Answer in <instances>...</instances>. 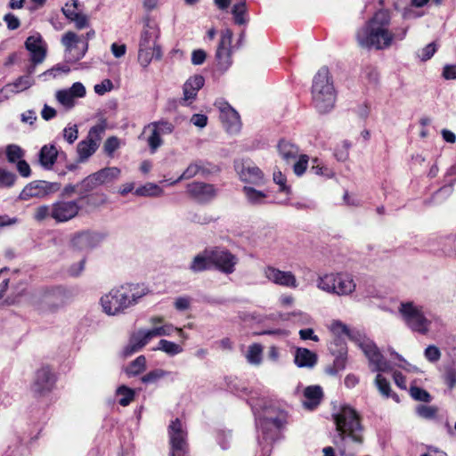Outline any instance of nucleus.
Instances as JSON below:
<instances>
[{"instance_id":"nucleus-1","label":"nucleus","mask_w":456,"mask_h":456,"mask_svg":"<svg viewBox=\"0 0 456 456\" xmlns=\"http://www.w3.org/2000/svg\"><path fill=\"white\" fill-rule=\"evenodd\" d=\"M391 16L386 10L376 12L356 32L358 45L368 50L382 51L390 48L407 35L408 27L390 28Z\"/></svg>"},{"instance_id":"nucleus-2","label":"nucleus","mask_w":456,"mask_h":456,"mask_svg":"<svg viewBox=\"0 0 456 456\" xmlns=\"http://www.w3.org/2000/svg\"><path fill=\"white\" fill-rule=\"evenodd\" d=\"M337 434L333 444L338 448L341 456H347L346 451L352 445L360 446L363 443V428L357 411L348 406H342L333 414Z\"/></svg>"},{"instance_id":"nucleus-3","label":"nucleus","mask_w":456,"mask_h":456,"mask_svg":"<svg viewBox=\"0 0 456 456\" xmlns=\"http://www.w3.org/2000/svg\"><path fill=\"white\" fill-rule=\"evenodd\" d=\"M148 293L143 284L126 283L114 287L100 298L103 313L110 316L124 314Z\"/></svg>"},{"instance_id":"nucleus-4","label":"nucleus","mask_w":456,"mask_h":456,"mask_svg":"<svg viewBox=\"0 0 456 456\" xmlns=\"http://www.w3.org/2000/svg\"><path fill=\"white\" fill-rule=\"evenodd\" d=\"M337 102V91L333 78L327 67H322L314 77L312 103L320 114L330 112Z\"/></svg>"},{"instance_id":"nucleus-5","label":"nucleus","mask_w":456,"mask_h":456,"mask_svg":"<svg viewBox=\"0 0 456 456\" xmlns=\"http://www.w3.org/2000/svg\"><path fill=\"white\" fill-rule=\"evenodd\" d=\"M159 36V25L150 17L144 18L138 45V62L142 67H148L153 58H162L161 46L157 43Z\"/></svg>"},{"instance_id":"nucleus-6","label":"nucleus","mask_w":456,"mask_h":456,"mask_svg":"<svg viewBox=\"0 0 456 456\" xmlns=\"http://www.w3.org/2000/svg\"><path fill=\"white\" fill-rule=\"evenodd\" d=\"M287 412L273 405L265 406L256 418V426L266 445L277 439L280 430L287 423Z\"/></svg>"},{"instance_id":"nucleus-7","label":"nucleus","mask_w":456,"mask_h":456,"mask_svg":"<svg viewBox=\"0 0 456 456\" xmlns=\"http://www.w3.org/2000/svg\"><path fill=\"white\" fill-rule=\"evenodd\" d=\"M319 289L339 297L350 296L356 289L352 274L348 273H330L320 275L316 280Z\"/></svg>"},{"instance_id":"nucleus-8","label":"nucleus","mask_w":456,"mask_h":456,"mask_svg":"<svg viewBox=\"0 0 456 456\" xmlns=\"http://www.w3.org/2000/svg\"><path fill=\"white\" fill-rule=\"evenodd\" d=\"M399 313L411 330L420 334L428 333L431 322L425 315L422 306L413 302H403L399 306Z\"/></svg>"},{"instance_id":"nucleus-9","label":"nucleus","mask_w":456,"mask_h":456,"mask_svg":"<svg viewBox=\"0 0 456 456\" xmlns=\"http://www.w3.org/2000/svg\"><path fill=\"white\" fill-rule=\"evenodd\" d=\"M65 290L53 287L39 290L32 296V304L39 311H55L64 305Z\"/></svg>"},{"instance_id":"nucleus-10","label":"nucleus","mask_w":456,"mask_h":456,"mask_svg":"<svg viewBox=\"0 0 456 456\" xmlns=\"http://www.w3.org/2000/svg\"><path fill=\"white\" fill-rule=\"evenodd\" d=\"M107 125L104 120L92 126L86 139L78 142L77 151L79 161L84 162L91 157L99 148L105 133Z\"/></svg>"},{"instance_id":"nucleus-11","label":"nucleus","mask_w":456,"mask_h":456,"mask_svg":"<svg viewBox=\"0 0 456 456\" xmlns=\"http://www.w3.org/2000/svg\"><path fill=\"white\" fill-rule=\"evenodd\" d=\"M168 436L171 445V456H187V431L179 419L173 420L168 426Z\"/></svg>"},{"instance_id":"nucleus-12","label":"nucleus","mask_w":456,"mask_h":456,"mask_svg":"<svg viewBox=\"0 0 456 456\" xmlns=\"http://www.w3.org/2000/svg\"><path fill=\"white\" fill-rule=\"evenodd\" d=\"M359 346L368 358L371 371L385 372L390 370L389 362L384 358L372 340L363 338L359 340Z\"/></svg>"},{"instance_id":"nucleus-13","label":"nucleus","mask_w":456,"mask_h":456,"mask_svg":"<svg viewBox=\"0 0 456 456\" xmlns=\"http://www.w3.org/2000/svg\"><path fill=\"white\" fill-rule=\"evenodd\" d=\"M209 257L212 265L225 274L232 273L239 261L235 255L221 248H210Z\"/></svg>"},{"instance_id":"nucleus-14","label":"nucleus","mask_w":456,"mask_h":456,"mask_svg":"<svg viewBox=\"0 0 456 456\" xmlns=\"http://www.w3.org/2000/svg\"><path fill=\"white\" fill-rule=\"evenodd\" d=\"M232 37L233 33L230 28H224L221 31L216 59L218 68L222 70H226L232 64Z\"/></svg>"},{"instance_id":"nucleus-15","label":"nucleus","mask_w":456,"mask_h":456,"mask_svg":"<svg viewBox=\"0 0 456 456\" xmlns=\"http://www.w3.org/2000/svg\"><path fill=\"white\" fill-rule=\"evenodd\" d=\"M235 169L240 180L246 183L260 186L265 184V179L262 170L249 160L236 163Z\"/></svg>"},{"instance_id":"nucleus-16","label":"nucleus","mask_w":456,"mask_h":456,"mask_svg":"<svg viewBox=\"0 0 456 456\" xmlns=\"http://www.w3.org/2000/svg\"><path fill=\"white\" fill-rule=\"evenodd\" d=\"M80 206L77 200H57L53 203L52 219L56 223H65L76 217Z\"/></svg>"},{"instance_id":"nucleus-17","label":"nucleus","mask_w":456,"mask_h":456,"mask_svg":"<svg viewBox=\"0 0 456 456\" xmlns=\"http://www.w3.org/2000/svg\"><path fill=\"white\" fill-rule=\"evenodd\" d=\"M263 273L270 282L275 285L289 289L298 287L297 277L290 271H281L273 265H267L263 269Z\"/></svg>"},{"instance_id":"nucleus-18","label":"nucleus","mask_w":456,"mask_h":456,"mask_svg":"<svg viewBox=\"0 0 456 456\" xmlns=\"http://www.w3.org/2000/svg\"><path fill=\"white\" fill-rule=\"evenodd\" d=\"M215 105L220 110V119L226 132L237 134L241 128V122L239 113L227 102L216 101Z\"/></svg>"},{"instance_id":"nucleus-19","label":"nucleus","mask_w":456,"mask_h":456,"mask_svg":"<svg viewBox=\"0 0 456 456\" xmlns=\"http://www.w3.org/2000/svg\"><path fill=\"white\" fill-rule=\"evenodd\" d=\"M55 376L49 366H42L36 372L32 391L37 395H45L53 388Z\"/></svg>"},{"instance_id":"nucleus-20","label":"nucleus","mask_w":456,"mask_h":456,"mask_svg":"<svg viewBox=\"0 0 456 456\" xmlns=\"http://www.w3.org/2000/svg\"><path fill=\"white\" fill-rule=\"evenodd\" d=\"M104 240V235L98 232L83 231L74 234L71 246L79 251H88L97 247Z\"/></svg>"},{"instance_id":"nucleus-21","label":"nucleus","mask_w":456,"mask_h":456,"mask_svg":"<svg viewBox=\"0 0 456 456\" xmlns=\"http://www.w3.org/2000/svg\"><path fill=\"white\" fill-rule=\"evenodd\" d=\"M86 94V87L80 82L74 83L69 89L58 90L55 94L57 102L68 110L76 104L77 98H83Z\"/></svg>"},{"instance_id":"nucleus-22","label":"nucleus","mask_w":456,"mask_h":456,"mask_svg":"<svg viewBox=\"0 0 456 456\" xmlns=\"http://www.w3.org/2000/svg\"><path fill=\"white\" fill-rule=\"evenodd\" d=\"M54 191V183L46 181H33L24 187L19 198L21 200H28L32 198H44Z\"/></svg>"},{"instance_id":"nucleus-23","label":"nucleus","mask_w":456,"mask_h":456,"mask_svg":"<svg viewBox=\"0 0 456 456\" xmlns=\"http://www.w3.org/2000/svg\"><path fill=\"white\" fill-rule=\"evenodd\" d=\"M25 47L29 52L30 61L42 63L45 61L47 46L39 33L36 32L29 36L25 41Z\"/></svg>"},{"instance_id":"nucleus-24","label":"nucleus","mask_w":456,"mask_h":456,"mask_svg":"<svg viewBox=\"0 0 456 456\" xmlns=\"http://www.w3.org/2000/svg\"><path fill=\"white\" fill-rule=\"evenodd\" d=\"M205 79L201 75H195L189 77L183 86V97L181 100L183 105H190L198 94V92L204 86Z\"/></svg>"},{"instance_id":"nucleus-25","label":"nucleus","mask_w":456,"mask_h":456,"mask_svg":"<svg viewBox=\"0 0 456 456\" xmlns=\"http://www.w3.org/2000/svg\"><path fill=\"white\" fill-rule=\"evenodd\" d=\"M188 193L195 200L205 202L216 196V189L212 184L194 182L187 185Z\"/></svg>"},{"instance_id":"nucleus-26","label":"nucleus","mask_w":456,"mask_h":456,"mask_svg":"<svg viewBox=\"0 0 456 456\" xmlns=\"http://www.w3.org/2000/svg\"><path fill=\"white\" fill-rule=\"evenodd\" d=\"M82 38L75 32L68 31L61 37V44L64 45L66 52L69 54V61L75 62L73 57L81 50Z\"/></svg>"},{"instance_id":"nucleus-27","label":"nucleus","mask_w":456,"mask_h":456,"mask_svg":"<svg viewBox=\"0 0 456 456\" xmlns=\"http://www.w3.org/2000/svg\"><path fill=\"white\" fill-rule=\"evenodd\" d=\"M317 354L307 348L296 349L294 362L299 368H313L317 363Z\"/></svg>"},{"instance_id":"nucleus-28","label":"nucleus","mask_w":456,"mask_h":456,"mask_svg":"<svg viewBox=\"0 0 456 456\" xmlns=\"http://www.w3.org/2000/svg\"><path fill=\"white\" fill-rule=\"evenodd\" d=\"M322 396L323 393L320 386H309L304 390L303 404L305 408L313 410L320 404Z\"/></svg>"},{"instance_id":"nucleus-29","label":"nucleus","mask_w":456,"mask_h":456,"mask_svg":"<svg viewBox=\"0 0 456 456\" xmlns=\"http://www.w3.org/2000/svg\"><path fill=\"white\" fill-rule=\"evenodd\" d=\"M58 156V151L53 144L45 145L39 151V163L45 169H51Z\"/></svg>"},{"instance_id":"nucleus-30","label":"nucleus","mask_w":456,"mask_h":456,"mask_svg":"<svg viewBox=\"0 0 456 456\" xmlns=\"http://www.w3.org/2000/svg\"><path fill=\"white\" fill-rule=\"evenodd\" d=\"M231 12L234 24L238 26H246L248 23L249 16L248 13V6L244 0L233 4Z\"/></svg>"},{"instance_id":"nucleus-31","label":"nucleus","mask_w":456,"mask_h":456,"mask_svg":"<svg viewBox=\"0 0 456 456\" xmlns=\"http://www.w3.org/2000/svg\"><path fill=\"white\" fill-rule=\"evenodd\" d=\"M277 148L280 156L287 163L296 160L298 156V148L290 142L281 140Z\"/></svg>"},{"instance_id":"nucleus-32","label":"nucleus","mask_w":456,"mask_h":456,"mask_svg":"<svg viewBox=\"0 0 456 456\" xmlns=\"http://www.w3.org/2000/svg\"><path fill=\"white\" fill-rule=\"evenodd\" d=\"M209 255L210 248L205 249L202 254L195 256L190 265V270L193 273H200L210 269L212 264L210 262Z\"/></svg>"},{"instance_id":"nucleus-33","label":"nucleus","mask_w":456,"mask_h":456,"mask_svg":"<svg viewBox=\"0 0 456 456\" xmlns=\"http://www.w3.org/2000/svg\"><path fill=\"white\" fill-rule=\"evenodd\" d=\"M121 170L117 167H104L94 173L100 185L110 183L118 179Z\"/></svg>"},{"instance_id":"nucleus-34","label":"nucleus","mask_w":456,"mask_h":456,"mask_svg":"<svg viewBox=\"0 0 456 456\" xmlns=\"http://www.w3.org/2000/svg\"><path fill=\"white\" fill-rule=\"evenodd\" d=\"M146 343L144 341L142 330L134 332L129 339L128 345L124 348L123 354L126 357L132 355L141 350Z\"/></svg>"},{"instance_id":"nucleus-35","label":"nucleus","mask_w":456,"mask_h":456,"mask_svg":"<svg viewBox=\"0 0 456 456\" xmlns=\"http://www.w3.org/2000/svg\"><path fill=\"white\" fill-rule=\"evenodd\" d=\"M242 191L248 204L253 206L263 205L266 202L267 194L251 186H244Z\"/></svg>"},{"instance_id":"nucleus-36","label":"nucleus","mask_w":456,"mask_h":456,"mask_svg":"<svg viewBox=\"0 0 456 456\" xmlns=\"http://www.w3.org/2000/svg\"><path fill=\"white\" fill-rule=\"evenodd\" d=\"M34 84V79L28 76H21L17 78L12 84L6 85L2 91L17 94L29 88Z\"/></svg>"},{"instance_id":"nucleus-37","label":"nucleus","mask_w":456,"mask_h":456,"mask_svg":"<svg viewBox=\"0 0 456 456\" xmlns=\"http://www.w3.org/2000/svg\"><path fill=\"white\" fill-rule=\"evenodd\" d=\"M346 349L341 346L338 354L335 357L332 365L328 366L325 370L326 373L331 376L337 375L338 372L345 370L346 365Z\"/></svg>"},{"instance_id":"nucleus-38","label":"nucleus","mask_w":456,"mask_h":456,"mask_svg":"<svg viewBox=\"0 0 456 456\" xmlns=\"http://www.w3.org/2000/svg\"><path fill=\"white\" fill-rule=\"evenodd\" d=\"M440 250L445 256H453L456 253V234L451 233L438 239Z\"/></svg>"},{"instance_id":"nucleus-39","label":"nucleus","mask_w":456,"mask_h":456,"mask_svg":"<svg viewBox=\"0 0 456 456\" xmlns=\"http://www.w3.org/2000/svg\"><path fill=\"white\" fill-rule=\"evenodd\" d=\"M204 167L200 161L191 163L176 180L170 182V184H175L182 180L191 179L200 173H204Z\"/></svg>"},{"instance_id":"nucleus-40","label":"nucleus","mask_w":456,"mask_h":456,"mask_svg":"<svg viewBox=\"0 0 456 456\" xmlns=\"http://www.w3.org/2000/svg\"><path fill=\"white\" fill-rule=\"evenodd\" d=\"M263 346L255 343L248 346L245 357L248 363L252 365H259L262 362Z\"/></svg>"},{"instance_id":"nucleus-41","label":"nucleus","mask_w":456,"mask_h":456,"mask_svg":"<svg viewBox=\"0 0 456 456\" xmlns=\"http://www.w3.org/2000/svg\"><path fill=\"white\" fill-rule=\"evenodd\" d=\"M163 193V190L153 183H147L142 186L138 187L134 194L142 197H157Z\"/></svg>"},{"instance_id":"nucleus-42","label":"nucleus","mask_w":456,"mask_h":456,"mask_svg":"<svg viewBox=\"0 0 456 456\" xmlns=\"http://www.w3.org/2000/svg\"><path fill=\"white\" fill-rule=\"evenodd\" d=\"M116 395L118 397V403L121 406H127L134 399V390L128 387L122 385L116 390Z\"/></svg>"},{"instance_id":"nucleus-43","label":"nucleus","mask_w":456,"mask_h":456,"mask_svg":"<svg viewBox=\"0 0 456 456\" xmlns=\"http://www.w3.org/2000/svg\"><path fill=\"white\" fill-rule=\"evenodd\" d=\"M147 132L151 134L147 138V142L151 151L154 153L163 144V140L161 134L155 128H147L145 126L142 134Z\"/></svg>"},{"instance_id":"nucleus-44","label":"nucleus","mask_w":456,"mask_h":456,"mask_svg":"<svg viewBox=\"0 0 456 456\" xmlns=\"http://www.w3.org/2000/svg\"><path fill=\"white\" fill-rule=\"evenodd\" d=\"M170 375H172L170 371L162 369H155L143 375L141 380L144 384H157L159 380Z\"/></svg>"},{"instance_id":"nucleus-45","label":"nucleus","mask_w":456,"mask_h":456,"mask_svg":"<svg viewBox=\"0 0 456 456\" xmlns=\"http://www.w3.org/2000/svg\"><path fill=\"white\" fill-rule=\"evenodd\" d=\"M156 337L170 336L174 331H176L178 336L183 339H187L188 336L180 328H175L172 324H164L159 327L152 328Z\"/></svg>"},{"instance_id":"nucleus-46","label":"nucleus","mask_w":456,"mask_h":456,"mask_svg":"<svg viewBox=\"0 0 456 456\" xmlns=\"http://www.w3.org/2000/svg\"><path fill=\"white\" fill-rule=\"evenodd\" d=\"M146 368V358L143 355L138 356L126 369L128 376H136Z\"/></svg>"},{"instance_id":"nucleus-47","label":"nucleus","mask_w":456,"mask_h":456,"mask_svg":"<svg viewBox=\"0 0 456 456\" xmlns=\"http://www.w3.org/2000/svg\"><path fill=\"white\" fill-rule=\"evenodd\" d=\"M99 186L101 185L97 181L94 173L86 176L79 184L77 185V187L80 188V196L94 191Z\"/></svg>"},{"instance_id":"nucleus-48","label":"nucleus","mask_w":456,"mask_h":456,"mask_svg":"<svg viewBox=\"0 0 456 456\" xmlns=\"http://www.w3.org/2000/svg\"><path fill=\"white\" fill-rule=\"evenodd\" d=\"M156 349L161 350L171 356L176 355L183 352V347L167 339H161L159 342V346Z\"/></svg>"},{"instance_id":"nucleus-49","label":"nucleus","mask_w":456,"mask_h":456,"mask_svg":"<svg viewBox=\"0 0 456 456\" xmlns=\"http://www.w3.org/2000/svg\"><path fill=\"white\" fill-rule=\"evenodd\" d=\"M147 128H155L162 136L172 134L175 126L171 122L161 119L148 124Z\"/></svg>"},{"instance_id":"nucleus-50","label":"nucleus","mask_w":456,"mask_h":456,"mask_svg":"<svg viewBox=\"0 0 456 456\" xmlns=\"http://www.w3.org/2000/svg\"><path fill=\"white\" fill-rule=\"evenodd\" d=\"M6 157L10 163H18L24 157V151L16 144H10L6 147Z\"/></svg>"},{"instance_id":"nucleus-51","label":"nucleus","mask_w":456,"mask_h":456,"mask_svg":"<svg viewBox=\"0 0 456 456\" xmlns=\"http://www.w3.org/2000/svg\"><path fill=\"white\" fill-rule=\"evenodd\" d=\"M52 211H53V204L51 206L48 205H41L35 208L33 218L37 222H44L48 218H52Z\"/></svg>"},{"instance_id":"nucleus-52","label":"nucleus","mask_w":456,"mask_h":456,"mask_svg":"<svg viewBox=\"0 0 456 456\" xmlns=\"http://www.w3.org/2000/svg\"><path fill=\"white\" fill-rule=\"evenodd\" d=\"M80 200H85L86 205L96 208L106 203L107 196L104 193H94L81 195Z\"/></svg>"},{"instance_id":"nucleus-53","label":"nucleus","mask_w":456,"mask_h":456,"mask_svg":"<svg viewBox=\"0 0 456 456\" xmlns=\"http://www.w3.org/2000/svg\"><path fill=\"white\" fill-rule=\"evenodd\" d=\"M362 78L370 85H377L379 78V73L375 67L367 66L363 69Z\"/></svg>"},{"instance_id":"nucleus-54","label":"nucleus","mask_w":456,"mask_h":456,"mask_svg":"<svg viewBox=\"0 0 456 456\" xmlns=\"http://www.w3.org/2000/svg\"><path fill=\"white\" fill-rule=\"evenodd\" d=\"M375 384L382 395L385 397L390 396V384L381 374H378L375 379Z\"/></svg>"},{"instance_id":"nucleus-55","label":"nucleus","mask_w":456,"mask_h":456,"mask_svg":"<svg viewBox=\"0 0 456 456\" xmlns=\"http://www.w3.org/2000/svg\"><path fill=\"white\" fill-rule=\"evenodd\" d=\"M411 396L419 402L428 403L431 401V395L428 391L418 387H411L410 389Z\"/></svg>"},{"instance_id":"nucleus-56","label":"nucleus","mask_w":456,"mask_h":456,"mask_svg":"<svg viewBox=\"0 0 456 456\" xmlns=\"http://www.w3.org/2000/svg\"><path fill=\"white\" fill-rule=\"evenodd\" d=\"M94 30L91 29L86 35L81 36L84 37V38H82V47L81 50L73 57V61H79L85 56L88 49V40L92 39L94 37Z\"/></svg>"},{"instance_id":"nucleus-57","label":"nucleus","mask_w":456,"mask_h":456,"mask_svg":"<svg viewBox=\"0 0 456 456\" xmlns=\"http://www.w3.org/2000/svg\"><path fill=\"white\" fill-rule=\"evenodd\" d=\"M120 142L119 139L116 136L109 137L103 145L104 152L108 156H112L114 151L119 148Z\"/></svg>"},{"instance_id":"nucleus-58","label":"nucleus","mask_w":456,"mask_h":456,"mask_svg":"<svg viewBox=\"0 0 456 456\" xmlns=\"http://www.w3.org/2000/svg\"><path fill=\"white\" fill-rule=\"evenodd\" d=\"M308 159L307 155H300L297 161L294 163L293 171L297 175L300 176L305 173L308 165Z\"/></svg>"},{"instance_id":"nucleus-59","label":"nucleus","mask_w":456,"mask_h":456,"mask_svg":"<svg viewBox=\"0 0 456 456\" xmlns=\"http://www.w3.org/2000/svg\"><path fill=\"white\" fill-rule=\"evenodd\" d=\"M292 322L299 324V325H308L312 323L311 316L304 313L302 311H294L292 312Z\"/></svg>"},{"instance_id":"nucleus-60","label":"nucleus","mask_w":456,"mask_h":456,"mask_svg":"<svg viewBox=\"0 0 456 456\" xmlns=\"http://www.w3.org/2000/svg\"><path fill=\"white\" fill-rule=\"evenodd\" d=\"M16 181V175L9 171L0 170V185L11 187Z\"/></svg>"},{"instance_id":"nucleus-61","label":"nucleus","mask_w":456,"mask_h":456,"mask_svg":"<svg viewBox=\"0 0 456 456\" xmlns=\"http://www.w3.org/2000/svg\"><path fill=\"white\" fill-rule=\"evenodd\" d=\"M78 136V130L76 125L65 127L63 130V137L69 143L72 144Z\"/></svg>"},{"instance_id":"nucleus-62","label":"nucleus","mask_w":456,"mask_h":456,"mask_svg":"<svg viewBox=\"0 0 456 456\" xmlns=\"http://www.w3.org/2000/svg\"><path fill=\"white\" fill-rule=\"evenodd\" d=\"M436 52V45L435 43H430L422 48L418 54L421 61L429 60Z\"/></svg>"},{"instance_id":"nucleus-63","label":"nucleus","mask_w":456,"mask_h":456,"mask_svg":"<svg viewBox=\"0 0 456 456\" xmlns=\"http://www.w3.org/2000/svg\"><path fill=\"white\" fill-rule=\"evenodd\" d=\"M425 357L431 362H437L441 357V353L438 347L435 346H428L425 349Z\"/></svg>"},{"instance_id":"nucleus-64","label":"nucleus","mask_w":456,"mask_h":456,"mask_svg":"<svg viewBox=\"0 0 456 456\" xmlns=\"http://www.w3.org/2000/svg\"><path fill=\"white\" fill-rule=\"evenodd\" d=\"M4 20L6 23L7 28L11 30L17 29L20 26L19 18L12 12L6 13L4 16Z\"/></svg>"}]
</instances>
